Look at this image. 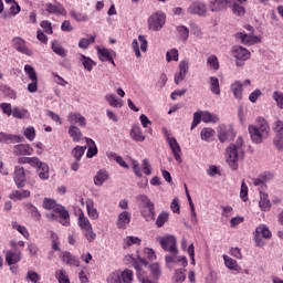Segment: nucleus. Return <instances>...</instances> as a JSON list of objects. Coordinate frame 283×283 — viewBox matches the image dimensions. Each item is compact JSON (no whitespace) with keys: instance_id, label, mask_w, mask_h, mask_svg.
<instances>
[{"instance_id":"nucleus-50","label":"nucleus","mask_w":283,"mask_h":283,"mask_svg":"<svg viewBox=\"0 0 283 283\" xmlns=\"http://www.w3.org/2000/svg\"><path fill=\"white\" fill-rule=\"evenodd\" d=\"M169 220V213L167 212H160L157 217V220H156V226L158 228L160 227H165V222H168Z\"/></svg>"},{"instance_id":"nucleus-41","label":"nucleus","mask_w":283,"mask_h":283,"mask_svg":"<svg viewBox=\"0 0 283 283\" xmlns=\"http://www.w3.org/2000/svg\"><path fill=\"white\" fill-rule=\"evenodd\" d=\"M105 99L107 101L108 105H111V107H123V101L117 99L116 95L114 94H107Z\"/></svg>"},{"instance_id":"nucleus-17","label":"nucleus","mask_w":283,"mask_h":283,"mask_svg":"<svg viewBox=\"0 0 283 283\" xmlns=\"http://www.w3.org/2000/svg\"><path fill=\"white\" fill-rule=\"evenodd\" d=\"M45 10L48 14H55L56 17H67V10H65L63 4L61 3L53 4L49 2L45 4Z\"/></svg>"},{"instance_id":"nucleus-58","label":"nucleus","mask_w":283,"mask_h":283,"mask_svg":"<svg viewBox=\"0 0 283 283\" xmlns=\"http://www.w3.org/2000/svg\"><path fill=\"white\" fill-rule=\"evenodd\" d=\"M273 101H275L277 107L283 109V93L280 91H275L272 95Z\"/></svg>"},{"instance_id":"nucleus-59","label":"nucleus","mask_w":283,"mask_h":283,"mask_svg":"<svg viewBox=\"0 0 283 283\" xmlns=\"http://www.w3.org/2000/svg\"><path fill=\"white\" fill-rule=\"evenodd\" d=\"M208 65H210L211 70H220V62H218V56L210 55L207 60Z\"/></svg>"},{"instance_id":"nucleus-7","label":"nucleus","mask_w":283,"mask_h":283,"mask_svg":"<svg viewBox=\"0 0 283 283\" xmlns=\"http://www.w3.org/2000/svg\"><path fill=\"white\" fill-rule=\"evenodd\" d=\"M11 45L13 50H17V52H20V54H25V56L34 55L32 49L28 48V42L21 36H14L11 40Z\"/></svg>"},{"instance_id":"nucleus-18","label":"nucleus","mask_w":283,"mask_h":283,"mask_svg":"<svg viewBox=\"0 0 283 283\" xmlns=\"http://www.w3.org/2000/svg\"><path fill=\"white\" fill-rule=\"evenodd\" d=\"M255 242L258 244V247H262V243L260 238H264L265 240H271L272 238V233H271V230L269 229V227L264 226V224H261L256 229H255Z\"/></svg>"},{"instance_id":"nucleus-39","label":"nucleus","mask_w":283,"mask_h":283,"mask_svg":"<svg viewBox=\"0 0 283 283\" xmlns=\"http://www.w3.org/2000/svg\"><path fill=\"white\" fill-rule=\"evenodd\" d=\"M38 175L41 180H48V178H50V166H48V164H42L38 168Z\"/></svg>"},{"instance_id":"nucleus-57","label":"nucleus","mask_w":283,"mask_h":283,"mask_svg":"<svg viewBox=\"0 0 283 283\" xmlns=\"http://www.w3.org/2000/svg\"><path fill=\"white\" fill-rule=\"evenodd\" d=\"M149 269H150L151 275L156 277V280H158V277H160V275L163 274V271H160V264L158 263L150 264Z\"/></svg>"},{"instance_id":"nucleus-22","label":"nucleus","mask_w":283,"mask_h":283,"mask_svg":"<svg viewBox=\"0 0 283 283\" xmlns=\"http://www.w3.org/2000/svg\"><path fill=\"white\" fill-rule=\"evenodd\" d=\"M62 262L67 264V266H81V260L73 255L71 252H63L61 255Z\"/></svg>"},{"instance_id":"nucleus-11","label":"nucleus","mask_w":283,"mask_h":283,"mask_svg":"<svg viewBox=\"0 0 283 283\" xmlns=\"http://www.w3.org/2000/svg\"><path fill=\"white\" fill-rule=\"evenodd\" d=\"M97 56L102 63H112V65L116 67V62H114V59H116V51L106 48H97Z\"/></svg>"},{"instance_id":"nucleus-20","label":"nucleus","mask_w":283,"mask_h":283,"mask_svg":"<svg viewBox=\"0 0 283 283\" xmlns=\"http://www.w3.org/2000/svg\"><path fill=\"white\" fill-rule=\"evenodd\" d=\"M130 222H132V212L123 211L117 217V221H116L117 229H127Z\"/></svg>"},{"instance_id":"nucleus-1","label":"nucleus","mask_w":283,"mask_h":283,"mask_svg":"<svg viewBox=\"0 0 283 283\" xmlns=\"http://www.w3.org/2000/svg\"><path fill=\"white\" fill-rule=\"evenodd\" d=\"M42 207L46 211H53V213L50 214L52 220H59L60 218V222L63 224V227H70V212L65 209V207L56 203V200L44 198Z\"/></svg>"},{"instance_id":"nucleus-51","label":"nucleus","mask_w":283,"mask_h":283,"mask_svg":"<svg viewBox=\"0 0 283 283\" xmlns=\"http://www.w3.org/2000/svg\"><path fill=\"white\" fill-rule=\"evenodd\" d=\"M70 14H71V18L74 19V21H77V22L90 21V18L85 13L71 11Z\"/></svg>"},{"instance_id":"nucleus-48","label":"nucleus","mask_w":283,"mask_h":283,"mask_svg":"<svg viewBox=\"0 0 283 283\" xmlns=\"http://www.w3.org/2000/svg\"><path fill=\"white\" fill-rule=\"evenodd\" d=\"M216 134V130L213 128H202L201 129V139L206 140V143H209L211 140V137Z\"/></svg>"},{"instance_id":"nucleus-27","label":"nucleus","mask_w":283,"mask_h":283,"mask_svg":"<svg viewBox=\"0 0 283 283\" xmlns=\"http://www.w3.org/2000/svg\"><path fill=\"white\" fill-rule=\"evenodd\" d=\"M86 211H87V216L88 218H91V220H98L99 214H98V210L94 207V200L93 199H86Z\"/></svg>"},{"instance_id":"nucleus-26","label":"nucleus","mask_w":283,"mask_h":283,"mask_svg":"<svg viewBox=\"0 0 283 283\" xmlns=\"http://www.w3.org/2000/svg\"><path fill=\"white\" fill-rule=\"evenodd\" d=\"M69 122L72 125H80V127H85L87 125V120L81 113H70Z\"/></svg>"},{"instance_id":"nucleus-30","label":"nucleus","mask_w":283,"mask_h":283,"mask_svg":"<svg viewBox=\"0 0 283 283\" xmlns=\"http://www.w3.org/2000/svg\"><path fill=\"white\" fill-rule=\"evenodd\" d=\"M109 179V175L104 169L97 171V174L94 177V185L96 187H103V184L106 182V180Z\"/></svg>"},{"instance_id":"nucleus-8","label":"nucleus","mask_w":283,"mask_h":283,"mask_svg":"<svg viewBox=\"0 0 283 283\" xmlns=\"http://www.w3.org/2000/svg\"><path fill=\"white\" fill-rule=\"evenodd\" d=\"M24 72L29 76L31 83L28 84V92L34 94L39 90V77L36 76V71L30 64L24 65Z\"/></svg>"},{"instance_id":"nucleus-54","label":"nucleus","mask_w":283,"mask_h":283,"mask_svg":"<svg viewBox=\"0 0 283 283\" xmlns=\"http://www.w3.org/2000/svg\"><path fill=\"white\" fill-rule=\"evenodd\" d=\"M11 115L13 116V118L23 119L25 118V116H28V111L14 107Z\"/></svg>"},{"instance_id":"nucleus-6","label":"nucleus","mask_w":283,"mask_h":283,"mask_svg":"<svg viewBox=\"0 0 283 283\" xmlns=\"http://www.w3.org/2000/svg\"><path fill=\"white\" fill-rule=\"evenodd\" d=\"M165 138L167 140V144L170 147L171 154L177 160V163H182V149H180V144H178V140H176V137H171L169 132L165 130Z\"/></svg>"},{"instance_id":"nucleus-40","label":"nucleus","mask_w":283,"mask_h":283,"mask_svg":"<svg viewBox=\"0 0 283 283\" xmlns=\"http://www.w3.org/2000/svg\"><path fill=\"white\" fill-rule=\"evenodd\" d=\"M220 117L218 115L210 113L209 111L202 112V123H218Z\"/></svg>"},{"instance_id":"nucleus-61","label":"nucleus","mask_w":283,"mask_h":283,"mask_svg":"<svg viewBox=\"0 0 283 283\" xmlns=\"http://www.w3.org/2000/svg\"><path fill=\"white\" fill-rule=\"evenodd\" d=\"M177 32L184 41H187L189 39V29L185 25L177 27Z\"/></svg>"},{"instance_id":"nucleus-12","label":"nucleus","mask_w":283,"mask_h":283,"mask_svg":"<svg viewBox=\"0 0 283 283\" xmlns=\"http://www.w3.org/2000/svg\"><path fill=\"white\" fill-rule=\"evenodd\" d=\"M159 244L168 253H178V248L176 247V238L174 235H166L159 239Z\"/></svg>"},{"instance_id":"nucleus-23","label":"nucleus","mask_w":283,"mask_h":283,"mask_svg":"<svg viewBox=\"0 0 283 283\" xmlns=\"http://www.w3.org/2000/svg\"><path fill=\"white\" fill-rule=\"evenodd\" d=\"M248 129H249V134L251 136V139L256 145H260V143H262V139L266 138L264 135H262L260 128L255 127V125H250Z\"/></svg>"},{"instance_id":"nucleus-35","label":"nucleus","mask_w":283,"mask_h":283,"mask_svg":"<svg viewBox=\"0 0 283 283\" xmlns=\"http://www.w3.org/2000/svg\"><path fill=\"white\" fill-rule=\"evenodd\" d=\"M210 92L216 94V96H220V80L216 76H211L209 78Z\"/></svg>"},{"instance_id":"nucleus-45","label":"nucleus","mask_w":283,"mask_h":283,"mask_svg":"<svg viewBox=\"0 0 283 283\" xmlns=\"http://www.w3.org/2000/svg\"><path fill=\"white\" fill-rule=\"evenodd\" d=\"M12 227L13 229H15V231L21 233V235H23V238H25L27 240L30 238V232L28 231V228H25L24 226H21L17 221H13Z\"/></svg>"},{"instance_id":"nucleus-47","label":"nucleus","mask_w":283,"mask_h":283,"mask_svg":"<svg viewBox=\"0 0 283 283\" xmlns=\"http://www.w3.org/2000/svg\"><path fill=\"white\" fill-rule=\"evenodd\" d=\"M142 240L138 237H126L124 239V249H129L134 244L140 245Z\"/></svg>"},{"instance_id":"nucleus-64","label":"nucleus","mask_w":283,"mask_h":283,"mask_svg":"<svg viewBox=\"0 0 283 283\" xmlns=\"http://www.w3.org/2000/svg\"><path fill=\"white\" fill-rule=\"evenodd\" d=\"M27 280L33 283H39L41 281V275L34 271H29L27 274Z\"/></svg>"},{"instance_id":"nucleus-9","label":"nucleus","mask_w":283,"mask_h":283,"mask_svg":"<svg viewBox=\"0 0 283 283\" xmlns=\"http://www.w3.org/2000/svg\"><path fill=\"white\" fill-rule=\"evenodd\" d=\"M232 56L235 59V65L240 67L242 62L249 61V59H251V51L243 46H233Z\"/></svg>"},{"instance_id":"nucleus-38","label":"nucleus","mask_w":283,"mask_h":283,"mask_svg":"<svg viewBox=\"0 0 283 283\" xmlns=\"http://www.w3.org/2000/svg\"><path fill=\"white\" fill-rule=\"evenodd\" d=\"M78 61H81L83 67L86 69L87 72L94 70V61L91 57L80 54Z\"/></svg>"},{"instance_id":"nucleus-19","label":"nucleus","mask_w":283,"mask_h":283,"mask_svg":"<svg viewBox=\"0 0 283 283\" xmlns=\"http://www.w3.org/2000/svg\"><path fill=\"white\" fill-rule=\"evenodd\" d=\"M14 156H32L34 154V148L30 144H19L13 146L12 149Z\"/></svg>"},{"instance_id":"nucleus-34","label":"nucleus","mask_w":283,"mask_h":283,"mask_svg":"<svg viewBox=\"0 0 283 283\" xmlns=\"http://www.w3.org/2000/svg\"><path fill=\"white\" fill-rule=\"evenodd\" d=\"M130 138L135 140L136 143H143L145 142V135H143V130L140 129V126H133L130 130Z\"/></svg>"},{"instance_id":"nucleus-32","label":"nucleus","mask_w":283,"mask_h":283,"mask_svg":"<svg viewBox=\"0 0 283 283\" xmlns=\"http://www.w3.org/2000/svg\"><path fill=\"white\" fill-rule=\"evenodd\" d=\"M259 207L261 211H270L271 210V200H269V195L260 191V201Z\"/></svg>"},{"instance_id":"nucleus-15","label":"nucleus","mask_w":283,"mask_h":283,"mask_svg":"<svg viewBox=\"0 0 283 283\" xmlns=\"http://www.w3.org/2000/svg\"><path fill=\"white\" fill-rule=\"evenodd\" d=\"M13 180L19 189H23L25 187V169L21 166H15L13 172Z\"/></svg>"},{"instance_id":"nucleus-21","label":"nucleus","mask_w":283,"mask_h":283,"mask_svg":"<svg viewBox=\"0 0 283 283\" xmlns=\"http://www.w3.org/2000/svg\"><path fill=\"white\" fill-rule=\"evenodd\" d=\"M166 266H169V264H180L181 266H187L189 262L187 261V256H178V253H172L171 255L165 256Z\"/></svg>"},{"instance_id":"nucleus-52","label":"nucleus","mask_w":283,"mask_h":283,"mask_svg":"<svg viewBox=\"0 0 283 283\" xmlns=\"http://www.w3.org/2000/svg\"><path fill=\"white\" fill-rule=\"evenodd\" d=\"M178 49H171L166 53V61L167 63H171V61H178Z\"/></svg>"},{"instance_id":"nucleus-55","label":"nucleus","mask_w":283,"mask_h":283,"mask_svg":"<svg viewBox=\"0 0 283 283\" xmlns=\"http://www.w3.org/2000/svg\"><path fill=\"white\" fill-rule=\"evenodd\" d=\"M185 269L176 270L174 280L177 283H182L185 280H187V275L185 274Z\"/></svg>"},{"instance_id":"nucleus-46","label":"nucleus","mask_w":283,"mask_h":283,"mask_svg":"<svg viewBox=\"0 0 283 283\" xmlns=\"http://www.w3.org/2000/svg\"><path fill=\"white\" fill-rule=\"evenodd\" d=\"M55 277L59 283H70V276L67 275V272L64 270H57L55 272Z\"/></svg>"},{"instance_id":"nucleus-53","label":"nucleus","mask_w":283,"mask_h":283,"mask_svg":"<svg viewBox=\"0 0 283 283\" xmlns=\"http://www.w3.org/2000/svg\"><path fill=\"white\" fill-rule=\"evenodd\" d=\"M240 198L243 202H247V200H249V187L247 186V182H244V180L241 184Z\"/></svg>"},{"instance_id":"nucleus-33","label":"nucleus","mask_w":283,"mask_h":283,"mask_svg":"<svg viewBox=\"0 0 283 283\" xmlns=\"http://www.w3.org/2000/svg\"><path fill=\"white\" fill-rule=\"evenodd\" d=\"M223 260L227 269H230V271H235L237 273H240V271H242V268L238 265V261L233 260L229 255H223Z\"/></svg>"},{"instance_id":"nucleus-2","label":"nucleus","mask_w":283,"mask_h":283,"mask_svg":"<svg viewBox=\"0 0 283 283\" xmlns=\"http://www.w3.org/2000/svg\"><path fill=\"white\" fill-rule=\"evenodd\" d=\"M227 163L233 171H238L240 160H244V139L238 137L235 143L227 148Z\"/></svg>"},{"instance_id":"nucleus-43","label":"nucleus","mask_w":283,"mask_h":283,"mask_svg":"<svg viewBox=\"0 0 283 283\" xmlns=\"http://www.w3.org/2000/svg\"><path fill=\"white\" fill-rule=\"evenodd\" d=\"M137 200L139 202L140 209H144L145 207H154V202H151V199H149V197L146 195L137 196Z\"/></svg>"},{"instance_id":"nucleus-42","label":"nucleus","mask_w":283,"mask_h":283,"mask_svg":"<svg viewBox=\"0 0 283 283\" xmlns=\"http://www.w3.org/2000/svg\"><path fill=\"white\" fill-rule=\"evenodd\" d=\"M23 198H30V190H13L11 193L12 200H23Z\"/></svg>"},{"instance_id":"nucleus-56","label":"nucleus","mask_w":283,"mask_h":283,"mask_svg":"<svg viewBox=\"0 0 283 283\" xmlns=\"http://www.w3.org/2000/svg\"><path fill=\"white\" fill-rule=\"evenodd\" d=\"M202 123V111H198L193 114L191 129H196Z\"/></svg>"},{"instance_id":"nucleus-13","label":"nucleus","mask_w":283,"mask_h":283,"mask_svg":"<svg viewBox=\"0 0 283 283\" xmlns=\"http://www.w3.org/2000/svg\"><path fill=\"white\" fill-rule=\"evenodd\" d=\"M188 14H197L198 17H207V4L201 1L192 2L187 9Z\"/></svg>"},{"instance_id":"nucleus-62","label":"nucleus","mask_w":283,"mask_h":283,"mask_svg":"<svg viewBox=\"0 0 283 283\" xmlns=\"http://www.w3.org/2000/svg\"><path fill=\"white\" fill-rule=\"evenodd\" d=\"M24 136L28 140L32 142L34 138H36V130L33 126H30L24 129Z\"/></svg>"},{"instance_id":"nucleus-49","label":"nucleus","mask_w":283,"mask_h":283,"mask_svg":"<svg viewBox=\"0 0 283 283\" xmlns=\"http://www.w3.org/2000/svg\"><path fill=\"white\" fill-rule=\"evenodd\" d=\"M27 209L29 213H31V217L36 220V222L41 220V212H39V209H36L34 205L32 203L27 205Z\"/></svg>"},{"instance_id":"nucleus-10","label":"nucleus","mask_w":283,"mask_h":283,"mask_svg":"<svg viewBox=\"0 0 283 283\" xmlns=\"http://www.w3.org/2000/svg\"><path fill=\"white\" fill-rule=\"evenodd\" d=\"M147 264H149V262H147V259L140 258V256H138L136 260L133 261V266L137 271V277H138L139 282L156 283V281H153L149 277H145V275H143V268H140V266L142 265L147 266Z\"/></svg>"},{"instance_id":"nucleus-31","label":"nucleus","mask_w":283,"mask_h":283,"mask_svg":"<svg viewBox=\"0 0 283 283\" xmlns=\"http://www.w3.org/2000/svg\"><path fill=\"white\" fill-rule=\"evenodd\" d=\"M259 132L262 133V135H264L265 137L269 136V133L271 132V128L269 127V122H266V119H264L263 117H259L256 120V126Z\"/></svg>"},{"instance_id":"nucleus-63","label":"nucleus","mask_w":283,"mask_h":283,"mask_svg":"<svg viewBox=\"0 0 283 283\" xmlns=\"http://www.w3.org/2000/svg\"><path fill=\"white\" fill-rule=\"evenodd\" d=\"M0 109L2 111L3 114H6V116H12V112H13L12 104L1 103Z\"/></svg>"},{"instance_id":"nucleus-60","label":"nucleus","mask_w":283,"mask_h":283,"mask_svg":"<svg viewBox=\"0 0 283 283\" xmlns=\"http://www.w3.org/2000/svg\"><path fill=\"white\" fill-rule=\"evenodd\" d=\"M274 132L276 134V138L283 140V122L277 120L275 122Z\"/></svg>"},{"instance_id":"nucleus-37","label":"nucleus","mask_w":283,"mask_h":283,"mask_svg":"<svg viewBox=\"0 0 283 283\" xmlns=\"http://www.w3.org/2000/svg\"><path fill=\"white\" fill-rule=\"evenodd\" d=\"M242 87L243 84L240 81H235L233 84H231L230 90L234 96V98H242Z\"/></svg>"},{"instance_id":"nucleus-4","label":"nucleus","mask_w":283,"mask_h":283,"mask_svg":"<svg viewBox=\"0 0 283 283\" xmlns=\"http://www.w3.org/2000/svg\"><path fill=\"white\" fill-rule=\"evenodd\" d=\"M108 283H132L134 282V271L125 269L124 271L117 270L113 272L108 279Z\"/></svg>"},{"instance_id":"nucleus-29","label":"nucleus","mask_w":283,"mask_h":283,"mask_svg":"<svg viewBox=\"0 0 283 283\" xmlns=\"http://www.w3.org/2000/svg\"><path fill=\"white\" fill-rule=\"evenodd\" d=\"M69 136L72 137L73 143H81L83 133H81L80 127L73 124L69 127Z\"/></svg>"},{"instance_id":"nucleus-16","label":"nucleus","mask_w":283,"mask_h":283,"mask_svg":"<svg viewBox=\"0 0 283 283\" xmlns=\"http://www.w3.org/2000/svg\"><path fill=\"white\" fill-rule=\"evenodd\" d=\"M235 39H239L243 45H255V43H261V39L258 35L247 34L239 32L235 34Z\"/></svg>"},{"instance_id":"nucleus-36","label":"nucleus","mask_w":283,"mask_h":283,"mask_svg":"<svg viewBox=\"0 0 283 283\" xmlns=\"http://www.w3.org/2000/svg\"><path fill=\"white\" fill-rule=\"evenodd\" d=\"M51 49L55 54H57V56H67V51H65V49L61 45V43H59V41H52Z\"/></svg>"},{"instance_id":"nucleus-5","label":"nucleus","mask_w":283,"mask_h":283,"mask_svg":"<svg viewBox=\"0 0 283 283\" xmlns=\"http://www.w3.org/2000/svg\"><path fill=\"white\" fill-rule=\"evenodd\" d=\"M165 21H167V15L158 11L148 18V28L153 30V32H159V30H163L165 27Z\"/></svg>"},{"instance_id":"nucleus-28","label":"nucleus","mask_w":283,"mask_h":283,"mask_svg":"<svg viewBox=\"0 0 283 283\" xmlns=\"http://www.w3.org/2000/svg\"><path fill=\"white\" fill-rule=\"evenodd\" d=\"M142 210V216L145 218L147 222L151 220H156V208L155 206H148L145 208H140Z\"/></svg>"},{"instance_id":"nucleus-25","label":"nucleus","mask_w":283,"mask_h":283,"mask_svg":"<svg viewBox=\"0 0 283 283\" xmlns=\"http://www.w3.org/2000/svg\"><path fill=\"white\" fill-rule=\"evenodd\" d=\"M6 262L9 264V266H12V264H19V262H21V251H8L6 253Z\"/></svg>"},{"instance_id":"nucleus-24","label":"nucleus","mask_w":283,"mask_h":283,"mask_svg":"<svg viewBox=\"0 0 283 283\" xmlns=\"http://www.w3.org/2000/svg\"><path fill=\"white\" fill-rule=\"evenodd\" d=\"M0 143H6L7 145L9 143H23V137L0 132Z\"/></svg>"},{"instance_id":"nucleus-44","label":"nucleus","mask_w":283,"mask_h":283,"mask_svg":"<svg viewBox=\"0 0 283 283\" xmlns=\"http://www.w3.org/2000/svg\"><path fill=\"white\" fill-rule=\"evenodd\" d=\"M85 149H87V147H83V146H76L73 150H72V156L73 158H75V160L80 161L81 158H83V156H85Z\"/></svg>"},{"instance_id":"nucleus-3","label":"nucleus","mask_w":283,"mask_h":283,"mask_svg":"<svg viewBox=\"0 0 283 283\" xmlns=\"http://www.w3.org/2000/svg\"><path fill=\"white\" fill-rule=\"evenodd\" d=\"M77 224L80 229L83 231V235L85 237L87 242H94V240H96V232H94L92 222H90V219L85 217L84 212L80 213Z\"/></svg>"},{"instance_id":"nucleus-14","label":"nucleus","mask_w":283,"mask_h":283,"mask_svg":"<svg viewBox=\"0 0 283 283\" xmlns=\"http://www.w3.org/2000/svg\"><path fill=\"white\" fill-rule=\"evenodd\" d=\"M235 3V0H210L209 8L211 12H220L231 8Z\"/></svg>"}]
</instances>
